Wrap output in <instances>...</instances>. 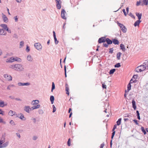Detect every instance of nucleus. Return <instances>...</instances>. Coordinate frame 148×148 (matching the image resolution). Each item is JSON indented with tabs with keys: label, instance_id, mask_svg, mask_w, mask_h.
Returning <instances> with one entry per match:
<instances>
[{
	"label": "nucleus",
	"instance_id": "obj_21",
	"mask_svg": "<svg viewBox=\"0 0 148 148\" xmlns=\"http://www.w3.org/2000/svg\"><path fill=\"white\" fill-rule=\"evenodd\" d=\"M106 41L107 42L108 45L111 44L112 42V41L108 38L106 39Z\"/></svg>",
	"mask_w": 148,
	"mask_h": 148
},
{
	"label": "nucleus",
	"instance_id": "obj_61",
	"mask_svg": "<svg viewBox=\"0 0 148 148\" xmlns=\"http://www.w3.org/2000/svg\"><path fill=\"white\" fill-rule=\"evenodd\" d=\"M37 138V137L36 136H34L33 137V139L34 140H36Z\"/></svg>",
	"mask_w": 148,
	"mask_h": 148
},
{
	"label": "nucleus",
	"instance_id": "obj_51",
	"mask_svg": "<svg viewBox=\"0 0 148 148\" xmlns=\"http://www.w3.org/2000/svg\"><path fill=\"white\" fill-rule=\"evenodd\" d=\"M26 50V51L27 52H29V51L30 49L29 46H27Z\"/></svg>",
	"mask_w": 148,
	"mask_h": 148
},
{
	"label": "nucleus",
	"instance_id": "obj_48",
	"mask_svg": "<svg viewBox=\"0 0 148 148\" xmlns=\"http://www.w3.org/2000/svg\"><path fill=\"white\" fill-rule=\"evenodd\" d=\"M136 79H135V80H133V79H132L130 81V83H132L133 82H134V83H135L136 82Z\"/></svg>",
	"mask_w": 148,
	"mask_h": 148
},
{
	"label": "nucleus",
	"instance_id": "obj_60",
	"mask_svg": "<svg viewBox=\"0 0 148 148\" xmlns=\"http://www.w3.org/2000/svg\"><path fill=\"white\" fill-rule=\"evenodd\" d=\"M105 144L104 143H103L100 146V148H103V147L104 146Z\"/></svg>",
	"mask_w": 148,
	"mask_h": 148
},
{
	"label": "nucleus",
	"instance_id": "obj_33",
	"mask_svg": "<svg viewBox=\"0 0 148 148\" xmlns=\"http://www.w3.org/2000/svg\"><path fill=\"white\" fill-rule=\"evenodd\" d=\"M131 83L130 82L127 85V91L128 92L130 90H131Z\"/></svg>",
	"mask_w": 148,
	"mask_h": 148
},
{
	"label": "nucleus",
	"instance_id": "obj_45",
	"mask_svg": "<svg viewBox=\"0 0 148 148\" xmlns=\"http://www.w3.org/2000/svg\"><path fill=\"white\" fill-rule=\"evenodd\" d=\"M118 25L121 27V29H122V28L124 26L123 24H122L119 23H118Z\"/></svg>",
	"mask_w": 148,
	"mask_h": 148
},
{
	"label": "nucleus",
	"instance_id": "obj_62",
	"mask_svg": "<svg viewBox=\"0 0 148 148\" xmlns=\"http://www.w3.org/2000/svg\"><path fill=\"white\" fill-rule=\"evenodd\" d=\"M103 45L104 46L106 47H107L108 46V44L103 43Z\"/></svg>",
	"mask_w": 148,
	"mask_h": 148
},
{
	"label": "nucleus",
	"instance_id": "obj_29",
	"mask_svg": "<svg viewBox=\"0 0 148 148\" xmlns=\"http://www.w3.org/2000/svg\"><path fill=\"white\" fill-rule=\"evenodd\" d=\"M54 100V97L53 96H51L50 97V100L51 101V103L53 104V101Z\"/></svg>",
	"mask_w": 148,
	"mask_h": 148
},
{
	"label": "nucleus",
	"instance_id": "obj_63",
	"mask_svg": "<svg viewBox=\"0 0 148 148\" xmlns=\"http://www.w3.org/2000/svg\"><path fill=\"white\" fill-rule=\"evenodd\" d=\"M3 112L1 109H0V114L3 115Z\"/></svg>",
	"mask_w": 148,
	"mask_h": 148
},
{
	"label": "nucleus",
	"instance_id": "obj_50",
	"mask_svg": "<svg viewBox=\"0 0 148 148\" xmlns=\"http://www.w3.org/2000/svg\"><path fill=\"white\" fill-rule=\"evenodd\" d=\"M113 48H110L109 49V53H113Z\"/></svg>",
	"mask_w": 148,
	"mask_h": 148
},
{
	"label": "nucleus",
	"instance_id": "obj_59",
	"mask_svg": "<svg viewBox=\"0 0 148 148\" xmlns=\"http://www.w3.org/2000/svg\"><path fill=\"white\" fill-rule=\"evenodd\" d=\"M102 87L103 88H106V85L104 84H102Z\"/></svg>",
	"mask_w": 148,
	"mask_h": 148
},
{
	"label": "nucleus",
	"instance_id": "obj_5",
	"mask_svg": "<svg viewBox=\"0 0 148 148\" xmlns=\"http://www.w3.org/2000/svg\"><path fill=\"white\" fill-rule=\"evenodd\" d=\"M56 7L57 9H60L61 8V2L60 0H56Z\"/></svg>",
	"mask_w": 148,
	"mask_h": 148
},
{
	"label": "nucleus",
	"instance_id": "obj_58",
	"mask_svg": "<svg viewBox=\"0 0 148 148\" xmlns=\"http://www.w3.org/2000/svg\"><path fill=\"white\" fill-rule=\"evenodd\" d=\"M124 14V15L125 16H126L127 15V14L125 12V9H123L122 10Z\"/></svg>",
	"mask_w": 148,
	"mask_h": 148
},
{
	"label": "nucleus",
	"instance_id": "obj_22",
	"mask_svg": "<svg viewBox=\"0 0 148 148\" xmlns=\"http://www.w3.org/2000/svg\"><path fill=\"white\" fill-rule=\"evenodd\" d=\"M141 21L138 20L136 21L134 24V26L136 27L137 26H138L140 24V23Z\"/></svg>",
	"mask_w": 148,
	"mask_h": 148
},
{
	"label": "nucleus",
	"instance_id": "obj_44",
	"mask_svg": "<svg viewBox=\"0 0 148 148\" xmlns=\"http://www.w3.org/2000/svg\"><path fill=\"white\" fill-rule=\"evenodd\" d=\"M71 139L69 138L67 142V145L68 146H71Z\"/></svg>",
	"mask_w": 148,
	"mask_h": 148
},
{
	"label": "nucleus",
	"instance_id": "obj_9",
	"mask_svg": "<svg viewBox=\"0 0 148 148\" xmlns=\"http://www.w3.org/2000/svg\"><path fill=\"white\" fill-rule=\"evenodd\" d=\"M106 38L105 37H102L100 38L98 40V42L99 43L104 42H106Z\"/></svg>",
	"mask_w": 148,
	"mask_h": 148
},
{
	"label": "nucleus",
	"instance_id": "obj_24",
	"mask_svg": "<svg viewBox=\"0 0 148 148\" xmlns=\"http://www.w3.org/2000/svg\"><path fill=\"white\" fill-rule=\"evenodd\" d=\"M66 86V93L68 95H69V87H68V85L67 84H65Z\"/></svg>",
	"mask_w": 148,
	"mask_h": 148
},
{
	"label": "nucleus",
	"instance_id": "obj_35",
	"mask_svg": "<svg viewBox=\"0 0 148 148\" xmlns=\"http://www.w3.org/2000/svg\"><path fill=\"white\" fill-rule=\"evenodd\" d=\"M115 70H116L115 69H113L110 70L109 72V74H113L114 73V72L115 71Z\"/></svg>",
	"mask_w": 148,
	"mask_h": 148
},
{
	"label": "nucleus",
	"instance_id": "obj_57",
	"mask_svg": "<svg viewBox=\"0 0 148 148\" xmlns=\"http://www.w3.org/2000/svg\"><path fill=\"white\" fill-rule=\"evenodd\" d=\"M138 77V76L136 75H134L133 77H132V78L133 79H136L137 78V77Z\"/></svg>",
	"mask_w": 148,
	"mask_h": 148
},
{
	"label": "nucleus",
	"instance_id": "obj_13",
	"mask_svg": "<svg viewBox=\"0 0 148 148\" xmlns=\"http://www.w3.org/2000/svg\"><path fill=\"white\" fill-rule=\"evenodd\" d=\"M40 104H38L36 106H34L31 108L32 110H33L34 109H37L40 108Z\"/></svg>",
	"mask_w": 148,
	"mask_h": 148
},
{
	"label": "nucleus",
	"instance_id": "obj_55",
	"mask_svg": "<svg viewBox=\"0 0 148 148\" xmlns=\"http://www.w3.org/2000/svg\"><path fill=\"white\" fill-rule=\"evenodd\" d=\"M14 18L15 19V21L16 22H17L18 21V18H17V16H16L14 17Z\"/></svg>",
	"mask_w": 148,
	"mask_h": 148
},
{
	"label": "nucleus",
	"instance_id": "obj_52",
	"mask_svg": "<svg viewBox=\"0 0 148 148\" xmlns=\"http://www.w3.org/2000/svg\"><path fill=\"white\" fill-rule=\"evenodd\" d=\"M133 121H134L136 125H139V123H138V121L137 120L134 119L133 120Z\"/></svg>",
	"mask_w": 148,
	"mask_h": 148
},
{
	"label": "nucleus",
	"instance_id": "obj_42",
	"mask_svg": "<svg viewBox=\"0 0 148 148\" xmlns=\"http://www.w3.org/2000/svg\"><path fill=\"white\" fill-rule=\"evenodd\" d=\"M121 66V65H120V63H118L114 65L115 67L119 68V67H120Z\"/></svg>",
	"mask_w": 148,
	"mask_h": 148
},
{
	"label": "nucleus",
	"instance_id": "obj_26",
	"mask_svg": "<svg viewBox=\"0 0 148 148\" xmlns=\"http://www.w3.org/2000/svg\"><path fill=\"white\" fill-rule=\"evenodd\" d=\"M143 64L145 66V67L146 70H148V61L146 62L143 63Z\"/></svg>",
	"mask_w": 148,
	"mask_h": 148
},
{
	"label": "nucleus",
	"instance_id": "obj_17",
	"mask_svg": "<svg viewBox=\"0 0 148 148\" xmlns=\"http://www.w3.org/2000/svg\"><path fill=\"white\" fill-rule=\"evenodd\" d=\"M39 101L38 100H33L32 101V103L33 105L38 104L39 103Z\"/></svg>",
	"mask_w": 148,
	"mask_h": 148
},
{
	"label": "nucleus",
	"instance_id": "obj_30",
	"mask_svg": "<svg viewBox=\"0 0 148 148\" xmlns=\"http://www.w3.org/2000/svg\"><path fill=\"white\" fill-rule=\"evenodd\" d=\"M15 112L14 111H12L10 110L9 111L8 113V114L10 116H12L13 115H15Z\"/></svg>",
	"mask_w": 148,
	"mask_h": 148
},
{
	"label": "nucleus",
	"instance_id": "obj_20",
	"mask_svg": "<svg viewBox=\"0 0 148 148\" xmlns=\"http://www.w3.org/2000/svg\"><path fill=\"white\" fill-rule=\"evenodd\" d=\"M0 26L3 28V30H6L8 28L7 27V26L6 24H1L0 25Z\"/></svg>",
	"mask_w": 148,
	"mask_h": 148
},
{
	"label": "nucleus",
	"instance_id": "obj_38",
	"mask_svg": "<svg viewBox=\"0 0 148 148\" xmlns=\"http://www.w3.org/2000/svg\"><path fill=\"white\" fill-rule=\"evenodd\" d=\"M55 85L53 82L52 83V88L51 91L52 92H53V90L55 89Z\"/></svg>",
	"mask_w": 148,
	"mask_h": 148
},
{
	"label": "nucleus",
	"instance_id": "obj_34",
	"mask_svg": "<svg viewBox=\"0 0 148 148\" xmlns=\"http://www.w3.org/2000/svg\"><path fill=\"white\" fill-rule=\"evenodd\" d=\"M121 30L124 33H126L127 31V29L125 26H124L123 27H122V28L121 29Z\"/></svg>",
	"mask_w": 148,
	"mask_h": 148
},
{
	"label": "nucleus",
	"instance_id": "obj_53",
	"mask_svg": "<svg viewBox=\"0 0 148 148\" xmlns=\"http://www.w3.org/2000/svg\"><path fill=\"white\" fill-rule=\"evenodd\" d=\"M116 128V125H115L114 126V127H113V128L112 129V131H114L115 130Z\"/></svg>",
	"mask_w": 148,
	"mask_h": 148
},
{
	"label": "nucleus",
	"instance_id": "obj_19",
	"mask_svg": "<svg viewBox=\"0 0 148 148\" xmlns=\"http://www.w3.org/2000/svg\"><path fill=\"white\" fill-rule=\"evenodd\" d=\"M132 107L134 110L136 109V102L134 99H133L132 101Z\"/></svg>",
	"mask_w": 148,
	"mask_h": 148
},
{
	"label": "nucleus",
	"instance_id": "obj_54",
	"mask_svg": "<svg viewBox=\"0 0 148 148\" xmlns=\"http://www.w3.org/2000/svg\"><path fill=\"white\" fill-rule=\"evenodd\" d=\"M129 15L132 17L134 18H135L134 16L132 13H130V14H129Z\"/></svg>",
	"mask_w": 148,
	"mask_h": 148
},
{
	"label": "nucleus",
	"instance_id": "obj_47",
	"mask_svg": "<svg viewBox=\"0 0 148 148\" xmlns=\"http://www.w3.org/2000/svg\"><path fill=\"white\" fill-rule=\"evenodd\" d=\"M10 123L12 125H15L14 122L12 120H11L10 121Z\"/></svg>",
	"mask_w": 148,
	"mask_h": 148
},
{
	"label": "nucleus",
	"instance_id": "obj_6",
	"mask_svg": "<svg viewBox=\"0 0 148 148\" xmlns=\"http://www.w3.org/2000/svg\"><path fill=\"white\" fill-rule=\"evenodd\" d=\"M24 110L27 112L29 113L30 111L32 110V109L29 106H25L24 107Z\"/></svg>",
	"mask_w": 148,
	"mask_h": 148
},
{
	"label": "nucleus",
	"instance_id": "obj_14",
	"mask_svg": "<svg viewBox=\"0 0 148 148\" xmlns=\"http://www.w3.org/2000/svg\"><path fill=\"white\" fill-rule=\"evenodd\" d=\"M9 144V142L7 141L5 143L2 144L1 146H0V148H5L7 147Z\"/></svg>",
	"mask_w": 148,
	"mask_h": 148
},
{
	"label": "nucleus",
	"instance_id": "obj_36",
	"mask_svg": "<svg viewBox=\"0 0 148 148\" xmlns=\"http://www.w3.org/2000/svg\"><path fill=\"white\" fill-rule=\"evenodd\" d=\"M16 64H12L10 66L9 68L15 70V68Z\"/></svg>",
	"mask_w": 148,
	"mask_h": 148
},
{
	"label": "nucleus",
	"instance_id": "obj_4",
	"mask_svg": "<svg viewBox=\"0 0 148 148\" xmlns=\"http://www.w3.org/2000/svg\"><path fill=\"white\" fill-rule=\"evenodd\" d=\"M30 85L29 82L21 83L19 82L18 83V85L19 86H29Z\"/></svg>",
	"mask_w": 148,
	"mask_h": 148
},
{
	"label": "nucleus",
	"instance_id": "obj_3",
	"mask_svg": "<svg viewBox=\"0 0 148 148\" xmlns=\"http://www.w3.org/2000/svg\"><path fill=\"white\" fill-rule=\"evenodd\" d=\"M34 46L38 50H40L42 49V46L40 43H36L34 44Z\"/></svg>",
	"mask_w": 148,
	"mask_h": 148
},
{
	"label": "nucleus",
	"instance_id": "obj_37",
	"mask_svg": "<svg viewBox=\"0 0 148 148\" xmlns=\"http://www.w3.org/2000/svg\"><path fill=\"white\" fill-rule=\"evenodd\" d=\"M38 112L39 114H42L44 113L43 111L41 109H40L38 111Z\"/></svg>",
	"mask_w": 148,
	"mask_h": 148
},
{
	"label": "nucleus",
	"instance_id": "obj_41",
	"mask_svg": "<svg viewBox=\"0 0 148 148\" xmlns=\"http://www.w3.org/2000/svg\"><path fill=\"white\" fill-rule=\"evenodd\" d=\"M141 129L143 133L144 134H145L146 133V132L144 129V127H141Z\"/></svg>",
	"mask_w": 148,
	"mask_h": 148
},
{
	"label": "nucleus",
	"instance_id": "obj_11",
	"mask_svg": "<svg viewBox=\"0 0 148 148\" xmlns=\"http://www.w3.org/2000/svg\"><path fill=\"white\" fill-rule=\"evenodd\" d=\"M53 36L54 39L55 43L56 45H57L58 43V41L57 40V38L56 37V33L55 32L53 31Z\"/></svg>",
	"mask_w": 148,
	"mask_h": 148
},
{
	"label": "nucleus",
	"instance_id": "obj_46",
	"mask_svg": "<svg viewBox=\"0 0 148 148\" xmlns=\"http://www.w3.org/2000/svg\"><path fill=\"white\" fill-rule=\"evenodd\" d=\"M52 107H53V112H54L56 111V107H55V106H54V105H53L52 106Z\"/></svg>",
	"mask_w": 148,
	"mask_h": 148
},
{
	"label": "nucleus",
	"instance_id": "obj_39",
	"mask_svg": "<svg viewBox=\"0 0 148 148\" xmlns=\"http://www.w3.org/2000/svg\"><path fill=\"white\" fill-rule=\"evenodd\" d=\"M24 41H21L20 42V47L19 48H21L22 47H23L24 46Z\"/></svg>",
	"mask_w": 148,
	"mask_h": 148
},
{
	"label": "nucleus",
	"instance_id": "obj_43",
	"mask_svg": "<svg viewBox=\"0 0 148 148\" xmlns=\"http://www.w3.org/2000/svg\"><path fill=\"white\" fill-rule=\"evenodd\" d=\"M143 2L145 5H147L148 3V0H143Z\"/></svg>",
	"mask_w": 148,
	"mask_h": 148
},
{
	"label": "nucleus",
	"instance_id": "obj_10",
	"mask_svg": "<svg viewBox=\"0 0 148 148\" xmlns=\"http://www.w3.org/2000/svg\"><path fill=\"white\" fill-rule=\"evenodd\" d=\"M65 11L64 10H62L61 13V16L62 18L64 19H66V17L65 16Z\"/></svg>",
	"mask_w": 148,
	"mask_h": 148
},
{
	"label": "nucleus",
	"instance_id": "obj_7",
	"mask_svg": "<svg viewBox=\"0 0 148 148\" xmlns=\"http://www.w3.org/2000/svg\"><path fill=\"white\" fill-rule=\"evenodd\" d=\"M2 18L3 21L5 23H7L8 22V19L7 17L3 13L2 14Z\"/></svg>",
	"mask_w": 148,
	"mask_h": 148
},
{
	"label": "nucleus",
	"instance_id": "obj_16",
	"mask_svg": "<svg viewBox=\"0 0 148 148\" xmlns=\"http://www.w3.org/2000/svg\"><path fill=\"white\" fill-rule=\"evenodd\" d=\"M6 34V32L5 33L3 29H0V35H5Z\"/></svg>",
	"mask_w": 148,
	"mask_h": 148
},
{
	"label": "nucleus",
	"instance_id": "obj_32",
	"mask_svg": "<svg viewBox=\"0 0 148 148\" xmlns=\"http://www.w3.org/2000/svg\"><path fill=\"white\" fill-rule=\"evenodd\" d=\"M121 118H119L116 122L117 125H119L121 124Z\"/></svg>",
	"mask_w": 148,
	"mask_h": 148
},
{
	"label": "nucleus",
	"instance_id": "obj_56",
	"mask_svg": "<svg viewBox=\"0 0 148 148\" xmlns=\"http://www.w3.org/2000/svg\"><path fill=\"white\" fill-rule=\"evenodd\" d=\"M64 71H65V77H67V75H66V67L65 66H64Z\"/></svg>",
	"mask_w": 148,
	"mask_h": 148
},
{
	"label": "nucleus",
	"instance_id": "obj_31",
	"mask_svg": "<svg viewBox=\"0 0 148 148\" xmlns=\"http://www.w3.org/2000/svg\"><path fill=\"white\" fill-rule=\"evenodd\" d=\"M121 53L119 52L117 54V58L118 60H119L120 59V57L121 56Z\"/></svg>",
	"mask_w": 148,
	"mask_h": 148
},
{
	"label": "nucleus",
	"instance_id": "obj_28",
	"mask_svg": "<svg viewBox=\"0 0 148 148\" xmlns=\"http://www.w3.org/2000/svg\"><path fill=\"white\" fill-rule=\"evenodd\" d=\"M27 59L29 61H32L33 60V58H32L30 55H28L27 56Z\"/></svg>",
	"mask_w": 148,
	"mask_h": 148
},
{
	"label": "nucleus",
	"instance_id": "obj_27",
	"mask_svg": "<svg viewBox=\"0 0 148 148\" xmlns=\"http://www.w3.org/2000/svg\"><path fill=\"white\" fill-rule=\"evenodd\" d=\"M6 62L12 63L13 62L12 57H11L9 59H8L6 60Z\"/></svg>",
	"mask_w": 148,
	"mask_h": 148
},
{
	"label": "nucleus",
	"instance_id": "obj_64",
	"mask_svg": "<svg viewBox=\"0 0 148 148\" xmlns=\"http://www.w3.org/2000/svg\"><path fill=\"white\" fill-rule=\"evenodd\" d=\"M32 120L33 121V122L34 123H35L36 121V119L35 118H32Z\"/></svg>",
	"mask_w": 148,
	"mask_h": 148
},
{
	"label": "nucleus",
	"instance_id": "obj_1",
	"mask_svg": "<svg viewBox=\"0 0 148 148\" xmlns=\"http://www.w3.org/2000/svg\"><path fill=\"white\" fill-rule=\"evenodd\" d=\"M145 66L143 63L142 65H141L139 66H138L136 69V71L137 72H141L146 70V68H145Z\"/></svg>",
	"mask_w": 148,
	"mask_h": 148
},
{
	"label": "nucleus",
	"instance_id": "obj_2",
	"mask_svg": "<svg viewBox=\"0 0 148 148\" xmlns=\"http://www.w3.org/2000/svg\"><path fill=\"white\" fill-rule=\"evenodd\" d=\"M15 70L17 71H21L24 70L23 66L21 64H16Z\"/></svg>",
	"mask_w": 148,
	"mask_h": 148
},
{
	"label": "nucleus",
	"instance_id": "obj_25",
	"mask_svg": "<svg viewBox=\"0 0 148 148\" xmlns=\"http://www.w3.org/2000/svg\"><path fill=\"white\" fill-rule=\"evenodd\" d=\"M20 114L21 116L19 117V118L22 120L25 121L26 120V118L22 114Z\"/></svg>",
	"mask_w": 148,
	"mask_h": 148
},
{
	"label": "nucleus",
	"instance_id": "obj_49",
	"mask_svg": "<svg viewBox=\"0 0 148 148\" xmlns=\"http://www.w3.org/2000/svg\"><path fill=\"white\" fill-rule=\"evenodd\" d=\"M0 123H3L4 124L5 123V122L4 121H3V119L1 118V117L0 116Z\"/></svg>",
	"mask_w": 148,
	"mask_h": 148
},
{
	"label": "nucleus",
	"instance_id": "obj_12",
	"mask_svg": "<svg viewBox=\"0 0 148 148\" xmlns=\"http://www.w3.org/2000/svg\"><path fill=\"white\" fill-rule=\"evenodd\" d=\"M12 59H13V62H14V61H18L21 62V59L19 58H18L17 57H12Z\"/></svg>",
	"mask_w": 148,
	"mask_h": 148
},
{
	"label": "nucleus",
	"instance_id": "obj_23",
	"mask_svg": "<svg viewBox=\"0 0 148 148\" xmlns=\"http://www.w3.org/2000/svg\"><path fill=\"white\" fill-rule=\"evenodd\" d=\"M136 16L138 17V20H140L141 19L142 16V14H140L139 13L136 12Z\"/></svg>",
	"mask_w": 148,
	"mask_h": 148
},
{
	"label": "nucleus",
	"instance_id": "obj_18",
	"mask_svg": "<svg viewBox=\"0 0 148 148\" xmlns=\"http://www.w3.org/2000/svg\"><path fill=\"white\" fill-rule=\"evenodd\" d=\"M113 43L115 45H119V42L118 40L116 39H113L112 41Z\"/></svg>",
	"mask_w": 148,
	"mask_h": 148
},
{
	"label": "nucleus",
	"instance_id": "obj_8",
	"mask_svg": "<svg viewBox=\"0 0 148 148\" xmlns=\"http://www.w3.org/2000/svg\"><path fill=\"white\" fill-rule=\"evenodd\" d=\"M4 78H6L9 81L12 80V78L11 76L10 75H8V74H4Z\"/></svg>",
	"mask_w": 148,
	"mask_h": 148
},
{
	"label": "nucleus",
	"instance_id": "obj_40",
	"mask_svg": "<svg viewBox=\"0 0 148 148\" xmlns=\"http://www.w3.org/2000/svg\"><path fill=\"white\" fill-rule=\"evenodd\" d=\"M4 106V102L3 101H0V106L3 107Z\"/></svg>",
	"mask_w": 148,
	"mask_h": 148
},
{
	"label": "nucleus",
	"instance_id": "obj_15",
	"mask_svg": "<svg viewBox=\"0 0 148 148\" xmlns=\"http://www.w3.org/2000/svg\"><path fill=\"white\" fill-rule=\"evenodd\" d=\"M120 47L121 49L123 52L125 51V49L124 45L123 44H121L120 45Z\"/></svg>",
	"mask_w": 148,
	"mask_h": 148
}]
</instances>
